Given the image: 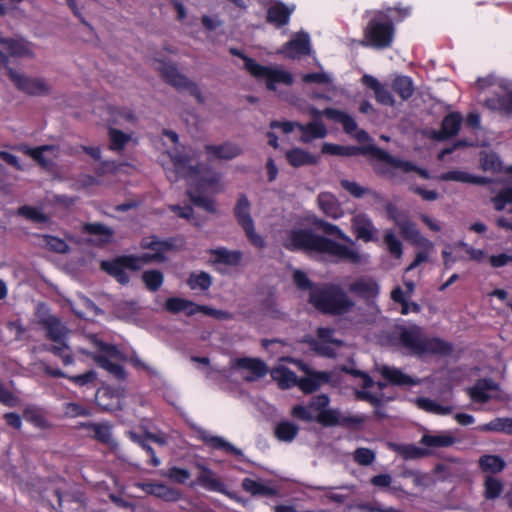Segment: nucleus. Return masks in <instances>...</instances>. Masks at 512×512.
I'll return each instance as SVG.
<instances>
[{
	"instance_id": "cd10ccee",
	"label": "nucleus",
	"mask_w": 512,
	"mask_h": 512,
	"mask_svg": "<svg viewBox=\"0 0 512 512\" xmlns=\"http://www.w3.org/2000/svg\"><path fill=\"white\" fill-rule=\"evenodd\" d=\"M295 8L294 4L285 5L281 2H276L268 8L267 20L277 27L284 26L288 24L290 15L294 12Z\"/></svg>"
},
{
	"instance_id": "393cba45",
	"label": "nucleus",
	"mask_w": 512,
	"mask_h": 512,
	"mask_svg": "<svg viewBox=\"0 0 512 512\" xmlns=\"http://www.w3.org/2000/svg\"><path fill=\"white\" fill-rule=\"evenodd\" d=\"M454 443L455 438L449 431H426L420 439V444L428 448L429 454L432 449L449 447Z\"/></svg>"
},
{
	"instance_id": "1a4fd4ad",
	"label": "nucleus",
	"mask_w": 512,
	"mask_h": 512,
	"mask_svg": "<svg viewBox=\"0 0 512 512\" xmlns=\"http://www.w3.org/2000/svg\"><path fill=\"white\" fill-rule=\"evenodd\" d=\"M329 398L322 394L312 398L308 406L295 405L291 415L297 419L311 422L318 421L327 426L337 425L341 422L339 411L328 409Z\"/></svg>"
},
{
	"instance_id": "5fc2aeb1",
	"label": "nucleus",
	"mask_w": 512,
	"mask_h": 512,
	"mask_svg": "<svg viewBox=\"0 0 512 512\" xmlns=\"http://www.w3.org/2000/svg\"><path fill=\"white\" fill-rule=\"evenodd\" d=\"M343 189L348 191L355 198H362L366 195H375L369 188L361 186L357 182L350 180H341L340 182Z\"/></svg>"
},
{
	"instance_id": "dca6fc26",
	"label": "nucleus",
	"mask_w": 512,
	"mask_h": 512,
	"mask_svg": "<svg viewBox=\"0 0 512 512\" xmlns=\"http://www.w3.org/2000/svg\"><path fill=\"white\" fill-rule=\"evenodd\" d=\"M351 228L357 239L372 242L378 239V229L372 219L364 213H356L351 219Z\"/></svg>"
},
{
	"instance_id": "0e129e2a",
	"label": "nucleus",
	"mask_w": 512,
	"mask_h": 512,
	"mask_svg": "<svg viewBox=\"0 0 512 512\" xmlns=\"http://www.w3.org/2000/svg\"><path fill=\"white\" fill-rule=\"evenodd\" d=\"M42 244L48 249L58 253H64L68 248L67 244L62 239L48 235L43 236Z\"/></svg>"
},
{
	"instance_id": "864d4df0",
	"label": "nucleus",
	"mask_w": 512,
	"mask_h": 512,
	"mask_svg": "<svg viewBox=\"0 0 512 512\" xmlns=\"http://www.w3.org/2000/svg\"><path fill=\"white\" fill-rule=\"evenodd\" d=\"M188 285L192 290L205 291L211 285V277L205 272L193 273L188 279Z\"/></svg>"
},
{
	"instance_id": "f8f14e48",
	"label": "nucleus",
	"mask_w": 512,
	"mask_h": 512,
	"mask_svg": "<svg viewBox=\"0 0 512 512\" xmlns=\"http://www.w3.org/2000/svg\"><path fill=\"white\" fill-rule=\"evenodd\" d=\"M235 216L250 243L258 248L264 247L265 241L255 230L254 221L250 215V203L245 196L238 199L235 206Z\"/></svg>"
},
{
	"instance_id": "f704fd0d",
	"label": "nucleus",
	"mask_w": 512,
	"mask_h": 512,
	"mask_svg": "<svg viewBox=\"0 0 512 512\" xmlns=\"http://www.w3.org/2000/svg\"><path fill=\"white\" fill-rule=\"evenodd\" d=\"M362 83L374 91L375 97L379 103L388 106H392L394 104V98L390 91L380 84L373 76L364 75L362 77Z\"/></svg>"
},
{
	"instance_id": "052dcab7",
	"label": "nucleus",
	"mask_w": 512,
	"mask_h": 512,
	"mask_svg": "<svg viewBox=\"0 0 512 512\" xmlns=\"http://www.w3.org/2000/svg\"><path fill=\"white\" fill-rule=\"evenodd\" d=\"M484 486V494L487 499L497 498L503 490V485L501 481L491 476H488L486 478Z\"/></svg>"
},
{
	"instance_id": "4c0bfd02",
	"label": "nucleus",
	"mask_w": 512,
	"mask_h": 512,
	"mask_svg": "<svg viewBox=\"0 0 512 512\" xmlns=\"http://www.w3.org/2000/svg\"><path fill=\"white\" fill-rule=\"evenodd\" d=\"M318 205L320 209L328 216L338 219L343 215L336 198L328 192L321 193L318 196Z\"/></svg>"
},
{
	"instance_id": "a18cd8bd",
	"label": "nucleus",
	"mask_w": 512,
	"mask_h": 512,
	"mask_svg": "<svg viewBox=\"0 0 512 512\" xmlns=\"http://www.w3.org/2000/svg\"><path fill=\"white\" fill-rule=\"evenodd\" d=\"M417 405L422 410L437 415H448L453 411V407L448 404H443L429 398H418Z\"/></svg>"
},
{
	"instance_id": "603ef678",
	"label": "nucleus",
	"mask_w": 512,
	"mask_h": 512,
	"mask_svg": "<svg viewBox=\"0 0 512 512\" xmlns=\"http://www.w3.org/2000/svg\"><path fill=\"white\" fill-rule=\"evenodd\" d=\"M131 135L124 133L118 129H109L110 149L120 151L124 148L126 143L130 140Z\"/></svg>"
},
{
	"instance_id": "37998d69",
	"label": "nucleus",
	"mask_w": 512,
	"mask_h": 512,
	"mask_svg": "<svg viewBox=\"0 0 512 512\" xmlns=\"http://www.w3.org/2000/svg\"><path fill=\"white\" fill-rule=\"evenodd\" d=\"M440 179L443 181H456L462 183H472V184H486L488 180L483 177L473 176L465 171L461 170H453L446 173H443L440 176Z\"/></svg>"
},
{
	"instance_id": "58836bf2",
	"label": "nucleus",
	"mask_w": 512,
	"mask_h": 512,
	"mask_svg": "<svg viewBox=\"0 0 512 512\" xmlns=\"http://www.w3.org/2000/svg\"><path fill=\"white\" fill-rule=\"evenodd\" d=\"M329 375L326 372H308L307 377L302 378L298 382L300 389L306 393L313 392L323 383L328 382Z\"/></svg>"
},
{
	"instance_id": "7c9ffc66",
	"label": "nucleus",
	"mask_w": 512,
	"mask_h": 512,
	"mask_svg": "<svg viewBox=\"0 0 512 512\" xmlns=\"http://www.w3.org/2000/svg\"><path fill=\"white\" fill-rule=\"evenodd\" d=\"M298 130L301 133L299 138L302 143H309L315 139H322L327 135L326 126L319 120L311 121L307 124L298 125Z\"/></svg>"
},
{
	"instance_id": "c9c22d12",
	"label": "nucleus",
	"mask_w": 512,
	"mask_h": 512,
	"mask_svg": "<svg viewBox=\"0 0 512 512\" xmlns=\"http://www.w3.org/2000/svg\"><path fill=\"white\" fill-rule=\"evenodd\" d=\"M380 373L385 379L395 385L413 386L419 383V380L404 374L401 370L394 367L383 366Z\"/></svg>"
},
{
	"instance_id": "b1692460",
	"label": "nucleus",
	"mask_w": 512,
	"mask_h": 512,
	"mask_svg": "<svg viewBox=\"0 0 512 512\" xmlns=\"http://www.w3.org/2000/svg\"><path fill=\"white\" fill-rule=\"evenodd\" d=\"M499 387L492 380H479L474 386L468 389V394L475 402L485 403L497 397Z\"/></svg>"
},
{
	"instance_id": "2f4dec72",
	"label": "nucleus",
	"mask_w": 512,
	"mask_h": 512,
	"mask_svg": "<svg viewBox=\"0 0 512 512\" xmlns=\"http://www.w3.org/2000/svg\"><path fill=\"white\" fill-rule=\"evenodd\" d=\"M271 377L282 389H287L298 385V378L294 372L288 369L284 364L279 363L270 372Z\"/></svg>"
},
{
	"instance_id": "a878e982",
	"label": "nucleus",
	"mask_w": 512,
	"mask_h": 512,
	"mask_svg": "<svg viewBox=\"0 0 512 512\" xmlns=\"http://www.w3.org/2000/svg\"><path fill=\"white\" fill-rule=\"evenodd\" d=\"M24 152L45 168L51 167L54 160L59 156V150L54 145H43L36 148L26 147Z\"/></svg>"
},
{
	"instance_id": "6ab92c4d",
	"label": "nucleus",
	"mask_w": 512,
	"mask_h": 512,
	"mask_svg": "<svg viewBox=\"0 0 512 512\" xmlns=\"http://www.w3.org/2000/svg\"><path fill=\"white\" fill-rule=\"evenodd\" d=\"M309 114L315 118L325 116L326 118L336 123H340L346 133H352L356 129L355 119L345 112L337 109L327 108L324 110H318L314 107H311L309 108Z\"/></svg>"
},
{
	"instance_id": "c756f323",
	"label": "nucleus",
	"mask_w": 512,
	"mask_h": 512,
	"mask_svg": "<svg viewBox=\"0 0 512 512\" xmlns=\"http://www.w3.org/2000/svg\"><path fill=\"white\" fill-rule=\"evenodd\" d=\"M461 123L462 118L460 114L450 113L443 119L441 130H433L431 132V137L436 140H444L455 136L460 129Z\"/></svg>"
},
{
	"instance_id": "338daca9",
	"label": "nucleus",
	"mask_w": 512,
	"mask_h": 512,
	"mask_svg": "<svg viewBox=\"0 0 512 512\" xmlns=\"http://www.w3.org/2000/svg\"><path fill=\"white\" fill-rule=\"evenodd\" d=\"M64 414L67 417L75 418L81 416H89L90 412L80 404L69 402L64 404Z\"/></svg>"
},
{
	"instance_id": "5701e85b",
	"label": "nucleus",
	"mask_w": 512,
	"mask_h": 512,
	"mask_svg": "<svg viewBox=\"0 0 512 512\" xmlns=\"http://www.w3.org/2000/svg\"><path fill=\"white\" fill-rule=\"evenodd\" d=\"M318 341L314 344V349L328 357L336 355V351L342 346V341L333 338V331L328 328L318 329Z\"/></svg>"
},
{
	"instance_id": "49530a36",
	"label": "nucleus",
	"mask_w": 512,
	"mask_h": 512,
	"mask_svg": "<svg viewBox=\"0 0 512 512\" xmlns=\"http://www.w3.org/2000/svg\"><path fill=\"white\" fill-rule=\"evenodd\" d=\"M286 159L294 167L315 163V158L309 152L301 148H293L286 152Z\"/></svg>"
},
{
	"instance_id": "4d7b16f0",
	"label": "nucleus",
	"mask_w": 512,
	"mask_h": 512,
	"mask_svg": "<svg viewBox=\"0 0 512 512\" xmlns=\"http://www.w3.org/2000/svg\"><path fill=\"white\" fill-rule=\"evenodd\" d=\"M146 287L151 291H156L163 283V275L158 270H148L142 275Z\"/></svg>"
},
{
	"instance_id": "9d476101",
	"label": "nucleus",
	"mask_w": 512,
	"mask_h": 512,
	"mask_svg": "<svg viewBox=\"0 0 512 512\" xmlns=\"http://www.w3.org/2000/svg\"><path fill=\"white\" fill-rule=\"evenodd\" d=\"M153 65L169 84L178 90L187 91L201 103L204 101L198 86L194 82L190 81L185 75L179 73L173 63L167 62L162 58H155L153 60Z\"/></svg>"
},
{
	"instance_id": "39448f33",
	"label": "nucleus",
	"mask_w": 512,
	"mask_h": 512,
	"mask_svg": "<svg viewBox=\"0 0 512 512\" xmlns=\"http://www.w3.org/2000/svg\"><path fill=\"white\" fill-rule=\"evenodd\" d=\"M142 246L149 252L143 253L140 257L129 256L112 262H102V269L115 277L119 283L126 284L129 282L126 269L136 270L141 262L161 261L164 259V252L170 248L167 242L159 241L155 237L143 240Z\"/></svg>"
},
{
	"instance_id": "c85d7f7f",
	"label": "nucleus",
	"mask_w": 512,
	"mask_h": 512,
	"mask_svg": "<svg viewBox=\"0 0 512 512\" xmlns=\"http://www.w3.org/2000/svg\"><path fill=\"white\" fill-rule=\"evenodd\" d=\"M362 378V390L357 392L358 398L367 400L373 404L379 403L381 401V393L380 391L383 389L385 384L378 382L374 383L372 379L364 374L358 373Z\"/></svg>"
},
{
	"instance_id": "bb28decb",
	"label": "nucleus",
	"mask_w": 512,
	"mask_h": 512,
	"mask_svg": "<svg viewBox=\"0 0 512 512\" xmlns=\"http://www.w3.org/2000/svg\"><path fill=\"white\" fill-rule=\"evenodd\" d=\"M396 225L399 227L402 236L414 246H431V241L424 237L410 220L406 218L396 220Z\"/></svg>"
},
{
	"instance_id": "f03ea898",
	"label": "nucleus",
	"mask_w": 512,
	"mask_h": 512,
	"mask_svg": "<svg viewBox=\"0 0 512 512\" xmlns=\"http://www.w3.org/2000/svg\"><path fill=\"white\" fill-rule=\"evenodd\" d=\"M283 245L290 250H306L312 254L334 257L356 265L368 264L370 258L368 254L352 246L339 244L301 229L288 231Z\"/></svg>"
},
{
	"instance_id": "4be33fe9",
	"label": "nucleus",
	"mask_w": 512,
	"mask_h": 512,
	"mask_svg": "<svg viewBox=\"0 0 512 512\" xmlns=\"http://www.w3.org/2000/svg\"><path fill=\"white\" fill-rule=\"evenodd\" d=\"M348 290L350 293L361 298L370 299L374 298L379 293V285L377 281L368 276H362L354 279L349 285Z\"/></svg>"
},
{
	"instance_id": "a19ab883",
	"label": "nucleus",
	"mask_w": 512,
	"mask_h": 512,
	"mask_svg": "<svg viewBox=\"0 0 512 512\" xmlns=\"http://www.w3.org/2000/svg\"><path fill=\"white\" fill-rule=\"evenodd\" d=\"M242 488L253 496H273L276 490L262 481L245 478L242 481Z\"/></svg>"
},
{
	"instance_id": "c03bdc74",
	"label": "nucleus",
	"mask_w": 512,
	"mask_h": 512,
	"mask_svg": "<svg viewBox=\"0 0 512 512\" xmlns=\"http://www.w3.org/2000/svg\"><path fill=\"white\" fill-rule=\"evenodd\" d=\"M202 439L205 443L211 445L213 448L222 449L228 453L234 454L238 457L243 455L242 451L220 436L209 435L206 432L202 433Z\"/></svg>"
},
{
	"instance_id": "69168bd1",
	"label": "nucleus",
	"mask_w": 512,
	"mask_h": 512,
	"mask_svg": "<svg viewBox=\"0 0 512 512\" xmlns=\"http://www.w3.org/2000/svg\"><path fill=\"white\" fill-rule=\"evenodd\" d=\"M86 230L92 235H98L101 243L107 242L112 235V231L108 227L98 223L88 224Z\"/></svg>"
},
{
	"instance_id": "20e7f679",
	"label": "nucleus",
	"mask_w": 512,
	"mask_h": 512,
	"mask_svg": "<svg viewBox=\"0 0 512 512\" xmlns=\"http://www.w3.org/2000/svg\"><path fill=\"white\" fill-rule=\"evenodd\" d=\"M396 12L398 13V20H402L410 15L411 8L396 6L385 11L376 12L365 27L361 44L378 49L390 47L395 33L392 20L395 18L394 13Z\"/></svg>"
},
{
	"instance_id": "412c9836",
	"label": "nucleus",
	"mask_w": 512,
	"mask_h": 512,
	"mask_svg": "<svg viewBox=\"0 0 512 512\" xmlns=\"http://www.w3.org/2000/svg\"><path fill=\"white\" fill-rule=\"evenodd\" d=\"M136 487L140 488L147 494L161 498L165 501H177L181 498V493L178 489L170 487L160 482H138L135 484Z\"/></svg>"
},
{
	"instance_id": "72a5a7b5",
	"label": "nucleus",
	"mask_w": 512,
	"mask_h": 512,
	"mask_svg": "<svg viewBox=\"0 0 512 512\" xmlns=\"http://www.w3.org/2000/svg\"><path fill=\"white\" fill-rule=\"evenodd\" d=\"M379 156L389 165L396 169H400L403 172H416L421 178L423 179H429L430 175L427 170L423 168L416 167L412 162L400 160L398 158H394L387 154L384 151L378 150L377 151Z\"/></svg>"
},
{
	"instance_id": "2eb2a0df",
	"label": "nucleus",
	"mask_w": 512,
	"mask_h": 512,
	"mask_svg": "<svg viewBox=\"0 0 512 512\" xmlns=\"http://www.w3.org/2000/svg\"><path fill=\"white\" fill-rule=\"evenodd\" d=\"M231 368L236 370L241 378L248 382L257 381L268 372L264 362L252 358H240L231 362Z\"/></svg>"
},
{
	"instance_id": "774afa93",
	"label": "nucleus",
	"mask_w": 512,
	"mask_h": 512,
	"mask_svg": "<svg viewBox=\"0 0 512 512\" xmlns=\"http://www.w3.org/2000/svg\"><path fill=\"white\" fill-rule=\"evenodd\" d=\"M506 418H495L489 423L479 425L477 430L481 432H501L505 433Z\"/></svg>"
},
{
	"instance_id": "e2e57ef3",
	"label": "nucleus",
	"mask_w": 512,
	"mask_h": 512,
	"mask_svg": "<svg viewBox=\"0 0 512 512\" xmlns=\"http://www.w3.org/2000/svg\"><path fill=\"white\" fill-rule=\"evenodd\" d=\"M192 361L198 362V363L204 365L206 367L205 373H206L207 377H209V378L216 379L220 376L221 377L227 376L226 371L224 369H220L215 366H210L209 359L206 357H192Z\"/></svg>"
},
{
	"instance_id": "6e6d98bb",
	"label": "nucleus",
	"mask_w": 512,
	"mask_h": 512,
	"mask_svg": "<svg viewBox=\"0 0 512 512\" xmlns=\"http://www.w3.org/2000/svg\"><path fill=\"white\" fill-rule=\"evenodd\" d=\"M18 213L36 224H42L48 221V217L42 211L34 207L23 206L19 208Z\"/></svg>"
},
{
	"instance_id": "423d86ee",
	"label": "nucleus",
	"mask_w": 512,
	"mask_h": 512,
	"mask_svg": "<svg viewBox=\"0 0 512 512\" xmlns=\"http://www.w3.org/2000/svg\"><path fill=\"white\" fill-rule=\"evenodd\" d=\"M90 344V349H80L82 353L92 355L96 363L111 375L118 379L125 377L122 363L126 360L125 355L116 346L104 343L97 335L85 336Z\"/></svg>"
},
{
	"instance_id": "13d9d810",
	"label": "nucleus",
	"mask_w": 512,
	"mask_h": 512,
	"mask_svg": "<svg viewBox=\"0 0 512 512\" xmlns=\"http://www.w3.org/2000/svg\"><path fill=\"white\" fill-rule=\"evenodd\" d=\"M494 204V208L498 211H501L505 208L507 204H512V188H504L502 189L496 196L491 199ZM509 213L512 214V208L509 210Z\"/></svg>"
},
{
	"instance_id": "aec40b11",
	"label": "nucleus",
	"mask_w": 512,
	"mask_h": 512,
	"mask_svg": "<svg viewBox=\"0 0 512 512\" xmlns=\"http://www.w3.org/2000/svg\"><path fill=\"white\" fill-rule=\"evenodd\" d=\"M205 152L210 160H232L243 153V149L236 143L224 142L217 145L205 146Z\"/></svg>"
},
{
	"instance_id": "ddd939ff",
	"label": "nucleus",
	"mask_w": 512,
	"mask_h": 512,
	"mask_svg": "<svg viewBox=\"0 0 512 512\" xmlns=\"http://www.w3.org/2000/svg\"><path fill=\"white\" fill-rule=\"evenodd\" d=\"M44 328L47 332V337L54 342L50 348V351L62 358L65 364L72 363L69 347L65 342L68 329L60 322L57 317L54 318L53 321H51L50 324Z\"/></svg>"
},
{
	"instance_id": "6e6552de",
	"label": "nucleus",
	"mask_w": 512,
	"mask_h": 512,
	"mask_svg": "<svg viewBox=\"0 0 512 512\" xmlns=\"http://www.w3.org/2000/svg\"><path fill=\"white\" fill-rule=\"evenodd\" d=\"M399 342L410 354H446L449 347L438 338L426 337L422 329L416 325L400 328Z\"/></svg>"
},
{
	"instance_id": "a211bd4d",
	"label": "nucleus",
	"mask_w": 512,
	"mask_h": 512,
	"mask_svg": "<svg viewBox=\"0 0 512 512\" xmlns=\"http://www.w3.org/2000/svg\"><path fill=\"white\" fill-rule=\"evenodd\" d=\"M196 468L199 470L197 481L201 486L210 491L225 493L230 498H233L237 501L240 500L238 497H236L235 494L228 493L225 491L224 484L212 470H210L209 468L200 463L196 464Z\"/></svg>"
},
{
	"instance_id": "ea45409f",
	"label": "nucleus",
	"mask_w": 512,
	"mask_h": 512,
	"mask_svg": "<svg viewBox=\"0 0 512 512\" xmlns=\"http://www.w3.org/2000/svg\"><path fill=\"white\" fill-rule=\"evenodd\" d=\"M211 260L215 263H222L226 265H237L241 258L242 253L237 250H228L226 248H217L210 251Z\"/></svg>"
},
{
	"instance_id": "680f3d73",
	"label": "nucleus",
	"mask_w": 512,
	"mask_h": 512,
	"mask_svg": "<svg viewBox=\"0 0 512 512\" xmlns=\"http://www.w3.org/2000/svg\"><path fill=\"white\" fill-rule=\"evenodd\" d=\"M109 498L115 505H117L120 508L127 509L130 512H147V507L127 501L123 499L121 496L110 494Z\"/></svg>"
},
{
	"instance_id": "e433bc0d",
	"label": "nucleus",
	"mask_w": 512,
	"mask_h": 512,
	"mask_svg": "<svg viewBox=\"0 0 512 512\" xmlns=\"http://www.w3.org/2000/svg\"><path fill=\"white\" fill-rule=\"evenodd\" d=\"M0 42L9 51L13 57H32L33 48L31 44L24 40H13L0 38Z\"/></svg>"
},
{
	"instance_id": "de8ad7c7",
	"label": "nucleus",
	"mask_w": 512,
	"mask_h": 512,
	"mask_svg": "<svg viewBox=\"0 0 512 512\" xmlns=\"http://www.w3.org/2000/svg\"><path fill=\"white\" fill-rule=\"evenodd\" d=\"M392 88L403 100L410 98L414 92L413 82L407 76H397L392 82Z\"/></svg>"
},
{
	"instance_id": "473e14b6",
	"label": "nucleus",
	"mask_w": 512,
	"mask_h": 512,
	"mask_svg": "<svg viewBox=\"0 0 512 512\" xmlns=\"http://www.w3.org/2000/svg\"><path fill=\"white\" fill-rule=\"evenodd\" d=\"M165 308L168 311L173 312V313L183 311L187 315H193L200 311L204 312L205 314L208 313L207 307L197 306L194 303H192L186 299L177 298V297L168 298L165 303Z\"/></svg>"
},
{
	"instance_id": "8fccbe9b",
	"label": "nucleus",
	"mask_w": 512,
	"mask_h": 512,
	"mask_svg": "<svg viewBox=\"0 0 512 512\" xmlns=\"http://www.w3.org/2000/svg\"><path fill=\"white\" fill-rule=\"evenodd\" d=\"M479 464L483 471L498 473L505 467L504 460L496 455H484L480 458Z\"/></svg>"
},
{
	"instance_id": "09e8293b",
	"label": "nucleus",
	"mask_w": 512,
	"mask_h": 512,
	"mask_svg": "<svg viewBox=\"0 0 512 512\" xmlns=\"http://www.w3.org/2000/svg\"><path fill=\"white\" fill-rule=\"evenodd\" d=\"M299 428L290 421L280 422L275 428V435L280 441L291 442L298 434Z\"/></svg>"
},
{
	"instance_id": "bf43d9fd",
	"label": "nucleus",
	"mask_w": 512,
	"mask_h": 512,
	"mask_svg": "<svg viewBox=\"0 0 512 512\" xmlns=\"http://www.w3.org/2000/svg\"><path fill=\"white\" fill-rule=\"evenodd\" d=\"M384 243L387 246L388 251L393 256L396 258H400L402 256V244L393 231H386L384 235Z\"/></svg>"
},
{
	"instance_id": "79ce46f5",
	"label": "nucleus",
	"mask_w": 512,
	"mask_h": 512,
	"mask_svg": "<svg viewBox=\"0 0 512 512\" xmlns=\"http://www.w3.org/2000/svg\"><path fill=\"white\" fill-rule=\"evenodd\" d=\"M390 447L406 460L423 458L429 455L428 448L413 444H390Z\"/></svg>"
},
{
	"instance_id": "4468645a",
	"label": "nucleus",
	"mask_w": 512,
	"mask_h": 512,
	"mask_svg": "<svg viewBox=\"0 0 512 512\" xmlns=\"http://www.w3.org/2000/svg\"><path fill=\"white\" fill-rule=\"evenodd\" d=\"M495 94L485 100V105L495 111L512 112V81L499 79Z\"/></svg>"
},
{
	"instance_id": "7ed1b4c3",
	"label": "nucleus",
	"mask_w": 512,
	"mask_h": 512,
	"mask_svg": "<svg viewBox=\"0 0 512 512\" xmlns=\"http://www.w3.org/2000/svg\"><path fill=\"white\" fill-rule=\"evenodd\" d=\"M293 280L299 289L309 291V302L319 311L341 315L355 306L353 299L339 285H313L300 270L294 271Z\"/></svg>"
},
{
	"instance_id": "3c124183",
	"label": "nucleus",
	"mask_w": 512,
	"mask_h": 512,
	"mask_svg": "<svg viewBox=\"0 0 512 512\" xmlns=\"http://www.w3.org/2000/svg\"><path fill=\"white\" fill-rule=\"evenodd\" d=\"M89 433L103 443H110L111 428L106 423H89L86 425Z\"/></svg>"
},
{
	"instance_id": "f257e3e1",
	"label": "nucleus",
	"mask_w": 512,
	"mask_h": 512,
	"mask_svg": "<svg viewBox=\"0 0 512 512\" xmlns=\"http://www.w3.org/2000/svg\"><path fill=\"white\" fill-rule=\"evenodd\" d=\"M163 135L174 146L168 148L163 157L169 158L162 165L166 171L167 178L171 182L184 178L189 186L188 195L191 201L208 212H215L213 200L204 194L207 192L217 193L222 190L221 175L215 171L201 169L195 164V151L192 148L178 145V135L171 130H164Z\"/></svg>"
},
{
	"instance_id": "f3484780",
	"label": "nucleus",
	"mask_w": 512,
	"mask_h": 512,
	"mask_svg": "<svg viewBox=\"0 0 512 512\" xmlns=\"http://www.w3.org/2000/svg\"><path fill=\"white\" fill-rule=\"evenodd\" d=\"M310 37L308 33L299 32L293 35L278 52L290 59H297L310 54Z\"/></svg>"
},
{
	"instance_id": "9b49d317",
	"label": "nucleus",
	"mask_w": 512,
	"mask_h": 512,
	"mask_svg": "<svg viewBox=\"0 0 512 512\" xmlns=\"http://www.w3.org/2000/svg\"><path fill=\"white\" fill-rule=\"evenodd\" d=\"M7 63L8 57L0 51V64L6 67L8 77L20 91L33 96H43L51 92V85L45 79L28 77L7 67Z\"/></svg>"
},
{
	"instance_id": "0eeeda50",
	"label": "nucleus",
	"mask_w": 512,
	"mask_h": 512,
	"mask_svg": "<svg viewBox=\"0 0 512 512\" xmlns=\"http://www.w3.org/2000/svg\"><path fill=\"white\" fill-rule=\"evenodd\" d=\"M230 53L243 60L244 68L257 80L265 82L267 89L276 91L277 85L289 86L293 83V76L280 66H263L249 58L237 48H230Z\"/></svg>"
}]
</instances>
